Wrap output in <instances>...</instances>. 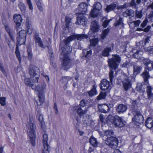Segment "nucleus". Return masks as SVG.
Returning a JSON list of instances; mask_svg holds the SVG:
<instances>
[{"label": "nucleus", "instance_id": "obj_1", "mask_svg": "<svg viewBox=\"0 0 153 153\" xmlns=\"http://www.w3.org/2000/svg\"><path fill=\"white\" fill-rule=\"evenodd\" d=\"M87 38V36L84 34H77L71 36L66 39L64 40V47L63 44L61 43L60 47L62 50V53L60 55V59L62 60V68L64 70H67L71 66V59L68 55L72 51V48L69 46L68 44L73 40L77 39V40H81L82 39Z\"/></svg>", "mask_w": 153, "mask_h": 153}, {"label": "nucleus", "instance_id": "obj_2", "mask_svg": "<svg viewBox=\"0 0 153 153\" xmlns=\"http://www.w3.org/2000/svg\"><path fill=\"white\" fill-rule=\"evenodd\" d=\"M112 58L108 60V64L110 67L109 73V77L110 82L111 83L113 81L114 77V71L113 69H115L117 68L118 64L120 63L121 61L120 57L118 55H115L112 56Z\"/></svg>", "mask_w": 153, "mask_h": 153}, {"label": "nucleus", "instance_id": "obj_3", "mask_svg": "<svg viewBox=\"0 0 153 153\" xmlns=\"http://www.w3.org/2000/svg\"><path fill=\"white\" fill-rule=\"evenodd\" d=\"M46 85L43 83L42 85H38L36 88L34 86V89L38 93V94L39 99L35 104L38 106H41L45 101V93Z\"/></svg>", "mask_w": 153, "mask_h": 153}, {"label": "nucleus", "instance_id": "obj_4", "mask_svg": "<svg viewBox=\"0 0 153 153\" xmlns=\"http://www.w3.org/2000/svg\"><path fill=\"white\" fill-rule=\"evenodd\" d=\"M27 127L28 128L27 131L31 144L33 146H34L35 144V140L36 138V126L30 121Z\"/></svg>", "mask_w": 153, "mask_h": 153}, {"label": "nucleus", "instance_id": "obj_5", "mask_svg": "<svg viewBox=\"0 0 153 153\" xmlns=\"http://www.w3.org/2000/svg\"><path fill=\"white\" fill-rule=\"evenodd\" d=\"M39 70L35 66H30V67L29 73L31 79L34 82H37L39 77Z\"/></svg>", "mask_w": 153, "mask_h": 153}, {"label": "nucleus", "instance_id": "obj_6", "mask_svg": "<svg viewBox=\"0 0 153 153\" xmlns=\"http://www.w3.org/2000/svg\"><path fill=\"white\" fill-rule=\"evenodd\" d=\"M43 132V133L42 143L44 146L42 153H49L50 150V147L48 143V135L46 133V129L42 127Z\"/></svg>", "mask_w": 153, "mask_h": 153}, {"label": "nucleus", "instance_id": "obj_7", "mask_svg": "<svg viewBox=\"0 0 153 153\" xmlns=\"http://www.w3.org/2000/svg\"><path fill=\"white\" fill-rule=\"evenodd\" d=\"M132 113L134 116L132 121L136 125L139 126L143 122V116L140 111L137 109L133 110Z\"/></svg>", "mask_w": 153, "mask_h": 153}, {"label": "nucleus", "instance_id": "obj_8", "mask_svg": "<svg viewBox=\"0 0 153 153\" xmlns=\"http://www.w3.org/2000/svg\"><path fill=\"white\" fill-rule=\"evenodd\" d=\"M105 143L107 145L112 148H115L118 145L117 139L113 136L107 137L105 140Z\"/></svg>", "mask_w": 153, "mask_h": 153}, {"label": "nucleus", "instance_id": "obj_9", "mask_svg": "<svg viewBox=\"0 0 153 153\" xmlns=\"http://www.w3.org/2000/svg\"><path fill=\"white\" fill-rule=\"evenodd\" d=\"M26 32L25 30H21L19 32V36L17 38V40L20 45L25 44L26 40Z\"/></svg>", "mask_w": 153, "mask_h": 153}, {"label": "nucleus", "instance_id": "obj_10", "mask_svg": "<svg viewBox=\"0 0 153 153\" xmlns=\"http://www.w3.org/2000/svg\"><path fill=\"white\" fill-rule=\"evenodd\" d=\"M14 22L16 23V27L17 30L19 28L21 25L22 19L21 16L19 14H15L13 16Z\"/></svg>", "mask_w": 153, "mask_h": 153}, {"label": "nucleus", "instance_id": "obj_11", "mask_svg": "<svg viewBox=\"0 0 153 153\" xmlns=\"http://www.w3.org/2000/svg\"><path fill=\"white\" fill-rule=\"evenodd\" d=\"M143 63L146 66L145 69L151 71L153 69V62L148 59H144L142 60Z\"/></svg>", "mask_w": 153, "mask_h": 153}, {"label": "nucleus", "instance_id": "obj_12", "mask_svg": "<svg viewBox=\"0 0 153 153\" xmlns=\"http://www.w3.org/2000/svg\"><path fill=\"white\" fill-rule=\"evenodd\" d=\"M77 17V21L76 24L79 25H84L85 24L87 19L85 16L84 14H78Z\"/></svg>", "mask_w": 153, "mask_h": 153}, {"label": "nucleus", "instance_id": "obj_13", "mask_svg": "<svg viewBox=\"0 0 153 153\" xmlns=\"http://www.w3.org/2000/svg\"><path fill=\"white\" fill-rule=\"evenodd\" d=\"M113 124L116 126L121 128L124 126V124L121 117H116L113 121Z\"/></svg>", "mask_w": 153, "mask_h": 153}, {"label": "nucleus", "instance_id": "obj_14", "mask_svg": "<svg viewBox=\"0 0 153 153\" xmlns=\"http://www.w3.org/2000/svg\"><path fill=\"white\" fill-rule=\"evenodd\" d=\"M127 109V106L123 104H118L116 107V111L118 114L123 113Z\"/></svg>", "mask_w": 153, "mask_h": 153}, {"label": "nucleus", "instance_id": "obj_15", "mask_svg": "<svg viewBox=\"0 0 153 153\" xmlns=\"http://www.w3.org/2000/svg\"><path fill=\"white\" fill-rule=\"evenodd\" d=\"M100 88L103 91L109 89L110 87L109 82L105 79H102L100 83Z\"/></svg>", "mask_w": 153, "mask_h": 153}, {"label": "nucleus", "instance_id": "obj_16", "mask_svg": "<svg viewBox=\"0 0 153 153\" xmlns=\"http://www.w3.org/2000/svg\"><path fill=\"white\" fill-rule=\"evenodd\" d=\"M87 10V5L84 3H82L79 4L77 10L79 11L77 14H84Z\"/></svg>", "mask_w": 153, "mask_h": 153}, {"label": "nucleus", "instance_id": "obj_17", "mask_svg": "<svg viewBox=\"0 0 153 153\" xmlns=\"http://www.w3.org/2000/svg\"><path fill=\"white\" fill-rule=\"evenodd\" d=\"M34 40L36 43H38L39 46L42 48L44 49L45 46L43 44L42 41L39 36V34L36 33L34 36Z\"/></svg>", "mask_w": 153, "mask_h": 153}, {"label": "nucleus", "instance_id": "obj_18", "mask_svg": "<svg viewBox=\"0 0 153 153\" xmlns=\"http://www.w3.org/2000/svg\"><path fill=\"white\" fill-rule=\"evenodd\" d=\"M102 11L100 12V11L93 8L90 12V16L93 18L96 17L98 16L101 17L102 14Z\"/></svg>", "mask_w": 153, "mask_h": 153}, {"label": "nucleus", "instance_id": "obj_19", "mask_svg": "<svg viewBox=\"0 0 153 153\" xmlns=\"http://www.w3.org/2000/svg\"><path fill=\"white\" fill-rule=\"evenodd\" d=\"M124 88L126 91L128 90L131 87L130 81L128 78L126 77L123 82Z\"/></svg>", "mask_w": 153, "mask_h": 153}, {"label": "nucleus", "instance_id": "obj_20", "mask_svg": "<svg viewBox=\"0 0 153 153\" xmlns=\"http://www.w3.org/2000/svg\"><path fill=\"white\" fill-rule=\"evenodd\" d=\"M147 69L145 70L144 72L141 74V75L144 79V84L147 85L149 83L148 79L149 78L150 75L149 72L147 71Z\"/></svg>", "mask_w": 153, "mask_h": 153}, {"label": "nucleus", "instance_id": "obj_21", "mask_svg": "<svg viewBox=\"0 0 153 153\" xmlns=\"http://www.w3.org/2000/svg\"><path fill=\"white\" fill-rule=\"evenodd\" d=\"M91 29L93 33L98 31L99 30V26L97 21H93L91 22Z\"/></svg>", "mask_w": 153, "mask_h": 153}, {"label": "nucleus", "instance_id": "obj_22", "mask_svg": "<svg viewBox=\"0 0 153 153\" xmlns=\"http://www.w3.org/2000/svg\"><path fill=\"white\" fill-rule=\"evenodd\" d=\"M74 110L76 111L77 114L80 116L85 115L88 110L86 108H85V109L82 110L81 107H75Z\"/></svg>", "mask_w": 153, "mask_h": 153}, {"label": "nucleus", "instance_id": "obj_23", "mask_svg": "<svg viewBox=\"0 0 153 153\" xmlns=\"http://www.w3.org/2000/svg\"><path fill=\"white\" fill-rule=\"evenodd\" d=\"M97 86L94 85L92 86V88L87 92L89 96L90 97H92L98 94V92L96 90Z\"/></svg>", "mask_w": 153, "mask_h": 153}, {"label": "nucleus", "instance_id": "obj_24", "mask_svg": "<svg viewBox=\"0 0 153 153\" xmlns=\"http://www.w3.org/2000/svg\"><path fill=\"white\" fill-rule=\"evenodd\" d=\"M113 45L108 46L105 48L102 51V55L104 56H108L109 55V52H110L112 50H113Z\"/></svg>", "mask_w": 153, "mask_h": 153}, {"label": "nucleus", "instance_id": "obj_25", "mask_svg": "<svg viewBox=\"0 0 153 153\" xmlns=\"http://www.w3.org/2000/svg\"><path fill=\"white\" fill-rule=\"evenodd\" d=\"M145 126L148 128H151L153 127V119L151 117H149L146 119Z\"/></svg>", "mask_w": 153, "mask_h": 153}, {"label": "nucleus", "instance_id": "obj_26", "mask_svg": "<svg viewBox=\"0 0 153 153\" xmlns=\"http://www.w3.org/2000/svg\"><path fill=\"white\" fill-rule=\"evenodd\" d=\"M134 15V10L131 9H127L123 13V16L125 17H127V16L133 17Z\"/></svg>", "mask_w": 153, "mask_h": 153}, {"label": "nucleus", "instance_id": "obj_27", "mask_svg": "<svg viewBox=\"0 0 153 153\" xmlns=\"http://www.w3.org/2000/svg\"><path fill=\"white\" fill-rule=\"evenodd\" d=\"M152 88L150 86H148L146 87V92L149 99H151L153 98V94L152 92Z\"/></svg>", "mask_w": 153, "mask_h": 153}, {"label": "nucleus", "instance_id": "obj_28", "mask_svg": "<svg viewBox=\"0 0 153 153\" xmlns=\"http://www.w3.org/2000/svg\"><path fill=\"white\" fill-rule=\"evenodd\" d=\"M142 68V66L134 65L133 66L134 73L137 75L140 73Z\"/></svg>", "mask_w": 153, "mask_h": 153}, {"label": "nucleus", "instance_id": "obj_29", "mask_svg": "<svg viewBox=\"0 0 153 153\" xmlns=\"http://www.w3.org/2000/svg\"><path fill=\"white\" fill-rule=\"evenodd\" d=\"M117 7L116 4L115 3H112L109 5H108L105 9V10L108 13L113 10Z\"/></svg>", "mask_w": 153, "mask_h": 153}, {"label": "nucleus", "instance_id": "obj_30", "mask_svg": "<svg viewBox=\"0 0 153 153\" xmlns=\"http://www.w3.org/2000/svg\"><path fill=\"white\" fill-rule=\"evenodd\" d=\"M89 142L94 147H96L97 146L98 142L96 138L93 137H91L89 139Z\"/></svg>", "mask_w": 153, "mask_h": 153}, {"label": "nucleus", "instance_id": "obj_31", "mask_svg": "<svg viewBox=\"0 0 153 153\" xmlns=\"http://www.w3.org/2000/svg\"><path fill=\"white\" fill-rule=\"evenodd\" d=\"M93 8L100 11L102 9V6L99 2H95L93 6Z\"/></svg>", "mask_w": 153, "mask_h": 153}, {"label": "nucleus", "instance_id": "obj_32", "mask_svg": "<svg viewBox=\"0 0 153 153\" xmlns=\"http://www.w3.org/2000/svg\"><path fill=\"white\" fill-rule=\"evenodd\" d=\"M143 51L141 50H139L137 51L136 53L133 54L134 56L137 59H140L142 55L143 54Z\"/></svg>", "mask_w": 153, "mask_h": 153}, {"label": "nucleus", "instance_id": "obj_33", "mask_svg": "<svg viewBox=\"0 0 153 153\" xmlns=\"http://www.w3.org/2000/svg\"><path fill=\"white\" fill-rule=\"evenodd\" d=\"M37 116L38 119L42 125L44 124V119L43 115L41 114V112L39 111H37Z\"/></svg>", "mask_w": 153, "mask_h": 153}, {"label": "nucleus", "instance_id": "obj_34", "mask_svg": "<svg viewBox=\"0 0 153 153\" xmlns=\"http://www.w3.org/2000/svg\"><path fill=\"white\" fill-rule=\"evenodd\" d=\"M25 83L27 85L31 87L32 89H34V85L33 84H32L30 81V79L28 78H26L25 79Z\"/></svg>", "mask_w": 153, "mask_h": 153}, {"label": "nucleus", "instance_id": "obj_35", "mask_svg": "<svg viewBox=\"0 0 153 153\" xmlns=\"http://www.w3.org/2000/svg\"><path fill=\"white\" fill-rule=\"evenodd\" d=\"M111 20V19L108 20L106 19V18L105 17L103 18L102 19V21H103L102 24V25L103 27L105 28L106 27L108 26V23Z\"/></svg>", "mask_w": 153, "mask_h": 153}, {"label": "nucleus", "instance_id": "obj_36", "mask_svg": "<svg viewBox=\"0 0 153 153\" xmlns=\"http://www.w3.org/2000/svg\"><path fill=\"white\" fill-rule=\"evenodd\" d=\"M5 28L7 30V31L8 33L9 34L10 38L12 39V40L13 41H14V37L13 36V35L12 32L10 31V30L9 27L8 26V25H6L5 26Z\"/></svg>", "mask_w": 153, "mask_h": 153}, {"label": "nucleus", "instance_id": "obj_37", "mask_svg": "<svg viewBox=\"0 0 153 153\" xmlns=\"http://www.w3.org/2000/svg\"><path fill=\"white\" fill-rule=\"evenodd\" d=\"M115 117H113L112 115H108L106 118V121L107 123H109V122L113 123L114 121Z\"/></svg>", "mask_w": 153, "mask_h": 153}, {"label": "nucleus", "instance_id": "obj_38", "mask_svg": "<svg viewBox=\"0 0 153 153\" xmlns=\"http://www.w3.org/2000/svg\"><path fill=\"white\" fill-rule=\"evenodd\" d=\"M83 119V121L84 122V123L86 124H89L91 122V120L90 119V117L86 114L85 115V117L84 116Z\"/></svg>", "mask_w": 153, "mask_h": 153}, {"label": "nucleus", "instance_id": "obj_39", "mask_svg": "<svg viewBox=\"0 0 153 153\" xmlns=\"http://www.w3.org/2000/svg\"><path fill=\"white\" fill-rule=\"evenodd\" d=\"M109 31V29H105L102 32L101 36V38L102 39H103L106 37Z\"/></svg>", "mask_w": 153, "mask_h": 153}, {"label": "nucleus", "instance_id": "obj_40", "mask_svg": "<svg viewBox=\"0 0 153 153\" xmlns=\"http://www.w3.org/2000/svg\"><path fill=\"white\" fill-rule=\"evenodd\" d=\"M104 134L105 135L111 137V136L114 135V132L112 130H108L105 131Z\"/></svg>", "mask_w": 153, "mask_h": 153}, {"label": "nucleus", "instance_id": "obj_41", "mask_svg": "<svg viewBox=\"0 0 153 153\" xmlns=\"http://www.w3.org/2000/svg\"><path fill=\"white\" fill-rule=\"evenodd\" d=\"M106 96V92H101L99 95L97 97V99L98 100H100L102 99H104Z\"/></svg>", "mask_w": 153, "mask_h": 153}, {"label": "nucleus", "instance_id": "obj_42", "mask_svg": "<svg viewBox=\"0 0 153 153\" xmlns=\"http://www.w3.org/2000/svg\"><path fill=\"white\" fill-rule=\"evenodd\" d=\"M102 111L104 113H106L109 112L110 109L108 106L106 105H104L102 106Z\"/></svg>", "mask_w": 153, "mask_h": 153}, {"label": "nucleus", "instance_id": "obj_43", "mask_svg": "<svg viewBox=\"0 0 153 153\" xmlns=\"http://www.w3.org/2000/svg\"><path fill=\"white\" fill-rule=\"evenodd\" d=\"M71 19L68 17L67 16L65 18V22H66V26L67 28H68L69 24L71 23Z\"/></svg>", "mask_w": 153, "mask_h": 153}, {"label": "nucleus", "instance_id": "obj_44", "mask_svg": "<svg viewBox=\"0 0 153 153\" xmlns=\"http://www.w3.org/2000/svg\"><path fill=\"white\" fill-rule=\"evenodd\" d=\"M36 4V5H37V6L39 9V10L41 11H42L43 10L42 8V7H41V2L42 1V0H35Z\"/></svg>", "mask_w": 153, "mask_h": 153}, {"label": "nucleus", "instance_id": "obj_45", "mask_svg": "<svg viewBox=\"0 0 153 153\" xmlns=\"http://www.w3.org/2000/svg\"><path fill=\"white\" fill-rule=\"evenodd\" d=\"M140 22H141L140 20H138L129 23L128 25L130 27L131 25L133 24L134 25V27H136L138 26Z\"/></svg>", "mask_w": 153, "mask_h": 153}, {"label": "nucleus", "instance_id": "obj_46", "mask_svg": "<svg viewBox=\"0 0 153 153\" xmlns=\"http://www.w3.org/2000/svg\"><path fill=\"white\" fill-rule=\"evenodd\" d=\"M19 48L18 46H17L16 50V56L17 57L19 61L20 62L21 61L20 56V52L19 50Z\"/></svg>", "mask_w": 153, "mask_h": 153}, {"label": "nucleus", "instance_id": "obj_47", "mask_svg": "<svg viewBox=\"0 0 153 153\" xmlns=\"http://www.w3.org/2000/svg\"><path fill=\"white\" fill-rule=\"evenodd\" d=\"M18 6L22 11H24L25 10L26 7L22 3L20 2L18 4Z\"/></svg>", "mask_w": 153, "mask_h": 153}, {"label": "nucleus", "instance_id": "obj_48", "mask_svg": "<svg viewBox=\"0 0 153 153\" xmlns=\"http://www.w3.org/2000/svg\"><path fill=\"white\" fill-rule=\"evenodd\" d=\"M123 24V21L122 18L119 17V20L116 21L114 23V25L115 27L120 25Z\"/></svg>", "mask_w": 153, "mask_h": 153}, {"label": "nucleus", "instance_id": "obj_49", "mask_svg": "<svg viewBox=\"0 0 153 153\" xmlns=\"http://www.w3.org/2000/svg\"><path fill=\"white\" fill-rule=\"evenodd\" d=\"M129 5L130 6L133 8H136L137 7V4L135 2V0H132L130 2Z\"/></svg>", "mask_w": 153, "mask_h": 153}, {"label": "nucleus", "instance_id": "obj_50", "mask_svg": "<svg viewBox=\"0 0 153 153\" xmlns=\"http://www.w3.org/2000/svg\"><path fill=\"white\" fill-rule=\"evenodd\" d=\"M135 14L137 18H141L142 16V10L138 11L136 10Z\"/></svg>", "mask_w": 153, "mask_h": 153}, {"label": "nucleus", "instance_id": "obj_51", "mask_svg": "<svg viewBox=\"0 0 153 153\" xmlns=\"http://www.w3.org/2000/svg\"><path fill=\"white\" fill-rule=\"evenodd\" d=\"M90 45L92 46H95L98 42V40L97 39H92L90 40Z\"/></svg>", "mask_w": 153, "mask_h": 153}, {"label": "nucleus", "instance_id": "obj_52", "mask_svg": "<svg viewBox=\"0 0 153 153\" xmlns=\"http://www.w3.org/2000/svg\"><path fill=\"white\" fill-rule=\"evenodd\" d=\"M6 98L4 97H1L0 98V103L2 106H4L6 104Z\"/></svg>", "mask_w": 153, "mask_h": 153}, {"label": "nucleus", "instance_id": "obj_53", "mask_svg": "<svg viewBox=\"0 0 153 153\" xmlns=\"http://www.w3.org/2000/svg\"><path fill=\"white\" fill-rule=\"evenodd\" d=\"M27 52L28 54V58L30 60L32 57V53L30 49L28 48Z\"/></svg>", "mask_w": 153, "mask_h": 153}, {"label": "nucleus", "instance_id": "obj_54", "mask_svg": "<svg viewBox=\"0 0 153 153\" xmlns=\"http://www.w3.org/2000/svg\"><path fill=\"white\" fill-rule=\"evenodd\" d=\"M27 33L29 34H31L33 31V29L31 26L28 25L27 27Z\"/></svg>", "mask_w": 153, "mask_h": 153}, {"label": "nucleus", "instance_id": "obj_55", "mask_svg": "<svg viewBox=\"0 0 153 153\" xmlns=\"http://www.w3.org/2000/svg\"><path fill=\"white\" fill-rule=\"evenodd\" d=\"M137 85L136 88V90L139 91H140L143 86L142 84L140 83H138Z\"/></svg>", "mask_w": 153, "mask_h": 153}, {"label": "nucleus", "instance_id": "obj_56", "mask_svg": "<svg viewBox=\"0 0 153 153\" xmlns=\"http://www.w3.org/2000/svg\"><path fill=\"white\" fill-rule=\"evenodd\" d=\"M27 2V4H28L29 8L31 10H32L33 9V7L32 5V4L31 2V0H26Z\"/></svg>", "mask_w": 153, "mask_h": 153}, {"label": "nucleus", "instance_id": "obj_57", "mask_svg": "<svg viewBox=\"0 0 153 153\" xmlns=\"http://www.w3.org/2000/svg\"><path fill=\"white\" fill-rule=\"evenodd\" d=\"M2 22L3 25L4 26L7 25L8 24V22L7 21L6 19L4 17L2 18Z\"/></svg>", "mask_w": 153, "mask_h": 153}, {"label": "nucleus", "instance_id": "obj_58", "mask_svg": "<svg viewBox=\"0 0 153 153\" xmlns=\"http://www.w3.org/2000/svg\"><path fill=\"white\" fill-rule=\"evenodd\" d=\"M147 51H149V53L153 54V46H151L148 47L147 48Z\"/></svg>", "mask_w": 153, "mask_h": 153}, {"label": "nucleus", "instance_id": "obj_59", "mask_svg": "<svg viewBox=\"0 0 153 153\" xmlns=\"http://www.w3.org/2000/svg\"><path fill=\"white\" fill-rule=\"evenodd\" d=\"M147 23V20L146 19L141 24V26L143 28L145 27Z\"/></svg>", "mask_w": 153, "mask_h": 153}, {"label": "nucleus", "instance_id": "obj_60", "mask_svg": "<svg viewBox=\"0 0 153 153\" xmlns=\"http://www.w3.org/2000/svg\"><path fill=\"white\" fill-rule=\"evenodd\" d=\"M80 106L84 107L85 106V100H82L81 101L80 104Z\"/></svg>", "mask_w": 153, "mask_h": 153}, {"label": "nucleus", "instance_id": "obj_61", "mask_svg": "<svg viewBox=\"0 0 153 153\" xmlns=\"http://www.w3.org/2000/svg\"><path fill=\"white\" fill-rule=\"evenodd\" d=\"M91 54V51L90 50L87 51V53L85 55V57L86 58H88Z\"/></svg>", "mask_w": 153, "mask_h": 153}, {"label": "nucleus", "instance_id": "obj_62", "mask_svg": "<svg viewBox=\"0 0 153 153\" xmlns=\"http://www.w3.org/2000/svg\"><path fill=\"white\" fill-rule=\"evenodd\" d=\"M132 106L134 107L137 105V101L136 100H132L131 102Z\"/></svg>", "mask_w": 153, "mask_h": 153}, {"label": "nucleus", "instance_id": "obj_63", "mask_svg": "<svg viewBox=\"0 0 153 153\" xmlns=\"http://www.w3.org/2000/svg\"><path fill=\"white\" fill-rule=\"evenodd\" d=\"M100 120L101 122L103 123L104 122V116L103 115L100 114L99 116Z\"/></svg>", "mask_w": 153, "mask_h": 153}, {"label": "nucleus", "instance_id": "obj_64", "mask_svg": "<svg viewBox=\"0 0 153 153\" xmlns=\"http://www.w3.org/2000/svg\"><path fill=\"white\" fill-rule=\"evenodd\" d=\"M153 18V11H152L148 16V18L150 19Z\"/></svg>", "mask_w": 153, "mask_h": 153}]
</instances>
